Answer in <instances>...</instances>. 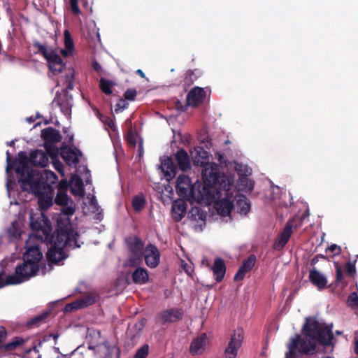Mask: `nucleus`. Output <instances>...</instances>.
I'll return each instance as SVG.
<instances>
[{
  "instance_id": "obj_1",
  "label": "nucleus",
  "mask_w": 358,
  "mask_h": 358,
  "mask_svg": "<svg viewBox=\"0 0 358 358\" xmlns=\"http://www.w3.org/2000/svg\"><path fill=\"white\" fill-rule=\"evenodd\" d=\"M30 227L38 239L50 243L51 248L47 252V259L50 263L57 264L66 257L64 248L74 249L80 247L78 242L79 234L73 229L69 219L59 220L58 229L52 234L51 222L44 215L35 220L31 218Z\"/></svg>"
},
{
  "instance_id": "obj_2",
  "label": "nucleus",
  "mask_w": 358,
  "mask_h": 358,
  "mask_svg": "<svg viewBox=\"0 0 358 358\" xmlns=\"http://www.w3.org/2000/svg\"><path fill=\"white\" fill-rule=\"evenodd\" d=\"M202 178L203 183L196 182L192 185L188 176H179L176 185V191L178 196L188 201L210 203L215 194L217 193L216 185L218 180L221 179L220 187L226 188L229 185L227 176L221 174L216 169H206L202 173Z\"/></svg>"
},
{
  "instance_id": "obj_3",
  "label": "nucleus",
  "mask_w": 358,
  "mask_h": 358,
  "mask_svg": "<svg viewBox=\"0 0 358 358\" xmlns=\"http://www.w3.org/2000/svg\"><path fill=\"white\" fill-rule=\"evenodd\" d=\"M305 338H301L299 334L291 338L287 348L296 340V349L299 345L298 352L301 355H312L315 351L316 343L329 346L331 344L334 335L329 327H322L315 317H307L302 328Z\"/></svg>"
},
{
  "instance_id": "obj_4",
  "label": "nucleus",
  "mask_w": 358,
  "mask_h": 358,
  "mask_svg": "<svg viewBox=\"0 0 358 358\" xmlns=\"http://www.w3.org/2000/svg\"><path fill=\"white\" fill-rule=\"evenodd\" d=\"M6 171H11L15 169V173L18 176V182L20 184L23 191H26L25 180L30 176L31 180L41 176L42 175L37 171L32 170L29 166V158L27 157V153L20 151L17 154V158L13 159L8 151L6 152Z\"/></svg>"
},
{
  "instance_id": "obj_5",
  "label": "nucleus",
  "mask_w": 358,
  "mask_h": 358,
  "mask_svg": "<svg viewBox=\"0 0 358 358\" xmlns=\"http://www.w3.org/2000/svg\"><path fill=\"white\" fill-rule=\"evenodd\" d=\"M26 187L29 186L34 194L38 197V205L42 210H46L53 203L54 188L48 184L41 176L31 180L30 176L24 181Z\"/></svg>"
},
{
  "instance_id": "obj_6",
  "label": "nucleus",
  "mask_w": 358,
  "mask_h": 358,
  "mask_svg": "<svg viewBox=\"0 0 358 358\" xmlns=\"http://www.w3.org/2000/svg\"><path fill=\"white\" fill-rule=\"evenodd\" d=\"M43 258V254L37 245L28 247L23 255V263L17 266H23L21 273L23 278L27 280L34 276L39 271V262Z\"/></svg>"
},
{
  "instance_id": "obj_7",
  "label": "nucleus",
  "mask_w": 358,
  "mask_h": 358,
  "mask_svg": "<svg viewBox=\"0 0 358 358\" xmlns=\"http://www.w3.org/2000/svg\"><path fill=\"white\" fill-rule=\"evenodd\" d=\"M227 180L229 185L228 187H226V188L219 186V184H221V179L218 180L217 182V185H216L217 193L215 194L213 200L210 202L212 203L216 198H220L222 195V191L224 192V198L221 199L215 203V208L216 209L217 213L222 217L229 215L234 208V201L232 200L233 193L231 192L233 182L229 179L227 176Z\"/></svg>"
},
{
  "instance_id": "obj_8",
  "label": "nucleus",
  "mask_w": 358,
  "mask_h": 358,
  "mask_svg": "<svg viewBox=\"0 0 358 358\" xmlns=\"http://www.w3.org/2000/svg\"><path fill=\"white\" fill-rule=\"evenodd\" d=\"M124 244L129 252L127 265L130 267L138 266L143 260L145 250L144 242L135 235H130L124 238Z\"/></svg>"
},
{
  "instance_id": "obj_9",
  "label": "nucleus",
  "mask_w": 358,
  "mask_h": 358,
  "mask_svg": "<svg viewBox=\"0 0 358 358\" xmlns=\"http://www.w3.org/2000/svg\"><path fill=\"white\" fill-rule=\"evenodd\" d=\"M301 224V220L299 217H293L287 221L283 230L277 236L273 243V248L275 250H282L289 241L292 233L293 229H296Z\"/></svg>"
},
{
  "instance_id": "obj_10",
  "label": "nucleus",
  "mask_w": 358,
  "mask_h": 358,
  "mask_svg": "<svg viewBox=\"0 0 358 358\" xmlns=\"http://www.w3.org/2000/svg\"><path fill=\"white\" fill-rule=\"evenodd\" d=\"M72 96L66 90L57 92L52 101V104L58 106L62 113L66 116H71L72 108Z\"/></svg>"
},
{
  "instance_id": "obj_11",
  "label": "nucleus",
  "mask_w": 358,
  "mask_h": 358,
  "mask_svg": "<svg viewBox=\"0 0 358 358\" xmlns=\"http://www.w3.org/2000/svg\"><path fill=\"white\" fill-rule=\"evenodd\" d=\"M183 310L181 308H171L159 313L156 316L157 323L164 325L166 323H173L182 318Z\"/></svg>"
},
{
  "instance_id": "obj_12",
  "label": "nucleus",
  "mask_w": 358,
  "mask_h": 358,
  "mask_svg": "<svg viewBox=\"0 0 358 358\" xmlns=\"http://www.w3.org/2000/svg\"><path fill=\"white\" fill-rule=\"evenodd\" d=\"M243 339V330L237 329L231 335L230 341L224 350L225 356L227 358H235L237 356L238 350L241 348Z\"/></svg>"
},
{
  "instance_id": "obj_13",
  "label": "nucleus",
  "mask_w": 358,
  "mask_h": 358,
  "mask_svg": "<svg viewBox=\"0 0 358 358\" xmlns=\"http://www.w3.org/2000/svg\"><path fill=\"white\" fill-rule=\"evenodd\" d=\"M143 258L148 267L154 268L159 264L160 252L155 245L148 243L145 246Z\"/></svg>"
},
{
  "instance_id": "obj_14",
  "label": "nucleus",
  "mask_w": 358,
  "mask_h": 358,
  "mask_svg": "<svg viewBox=\"0 0 358 358\" xmlns=\"http://www.w3.org/2000/svg\"><path fill=\"white\" fill-rule=\"evenodd\" d=\"M7 336L6 329L3 326H0V350L2 352H11L24 343L22 338L15 337L12 341L5 344Z\"/></svg>"
},
{
  "instance_id": "obj_15",
  "label": "nucleus",
  "mask_w": 358,
  "mask_h": 358,
  "mask_svg": "<svg viewBox=\"0 0 358 358\" xmlns=\"http://www.w3.org/2000/svg\"><path fill=\"white\" fill-rule=\"evenodd\" d=\"M206 92L202 87H194L187 94V106L197 107L206 99Z\"/></svg>"
},
{
  "instance_id": "obj_16",
  "label": "nucleus",
  "mask_w": 358,
  "mask_h": 358,
  "mask_svg": "<svg viewBox=\"0 0 358 358\" xmlns=\"http://www.w3.org/2000/svg\"><path fill=\"white\" fill-rule=\"evenodd\" d=\"M22 269L23 266H16L15 274L7 276L5 281L3 280V276L5 275V271L3 270L1 271L0 288H2L6 285L20 284L25 281L26 280L23 278V275L21 273ZM24 276L26 275H24Z\"/></svg>"
},
{
  "instance_id": "obj_17",
  "label": "nucleus",
  "mask_w": 358,
  "mask_h": 358,
  "mask_svg": "<svg viewBox=\"0 0 358 358\" xmlns=\"http://www.w3.org/2000/svg\"><path fill=\"white\" fill-rule=\"evenodd\" d=\"M256 261L257 258L255 255H250L246 259H245L234 277V281L243 280L245 274L252 270L256 263Z\"/></svg>"
},
{
  "instance_id": "obj_18",
  "label": "nucleus",
  "mask_w": 358,
  "mask_h": 358,
  "mask_svg": "<svg viewBox=\"0 0 358 358\" xmlns=\"http://www.w3.org/2000/svg\"><path fill=\"white\" fill-rule=\"evenodd\" d=\"M29 163L34 166L44 168L48 164V157L45 152L36 150L30 153Z\"/></svg>"
},
{
  "instance_id": "obj_19",
  "label": "nucleus",
  "mask_w": 358,
  "mask_h": 358,
  "mask_svg": "<svg viewBox=\"0 0 358 358\" xmlns=\"http://www.w3.org/2000/svg\"><path fill=\"white\" fill-rule=\"evenodd\" d=\"M160 168L167 180L173 178L177 173V168L171 157H167L162 160Z\"/></svg>"
},
{
  "instance_id": "obj_20",
  "label": "nucleus",
  "mask_w": 358,
  "mask_h": 358,
  "mask_svg": "<svg viewBox=\"0 0 358 358\" xmlns=\"http://www.w3.org/2000/svg\"><path fill=\"white\" fill-rule=\"evenodd\" d=\"M175 160L177 162L178 168L182 171H187L190 169V159L188 153L184 149H180L174 155Z\"/></svg>"
},
{
  "instance_id": "obj_21",
  "label": "nucleus",
  "mask_w": 358,
  "mask_h": 358,
  "mask_svg": "<svg viewBox=\"0 0 358 358\" xmlns=\"http://www.w3.org/2000/svg\"><path fill=\"white\" fill-rule=\"evenodd\" d=\"M78 152H80L65 145L61 148V156L68 165L76 166L79 162Z\"/></svg>"
},
{
  "instance_id": "obj_22",
  "label": "nucleus",
  "mask_w": 358,
  "mask_h": 358,
  "mask_svg": "<svg viewBox=\"0 0 358 358\" xmlns=\"http://www.w3.org/2000/svg\"><path fill=\"white\" fill-rule=\"evenodd\" d=\"M308 278L310 282L317 287L318 289H323L326 287L327 284V278L315 268L310 270Z\"/></svg>"
},
{
  "instance_id": "obj_23",
  "label": "nucleus",
  "mask_w": 358,
  "mask_h": 358,
  "mask_svg": "<svg viewBox=\"0 0 358 358\" xmlns=\"http://www.w3.org/2000/svg\"><path fill=\"white\" fill-rule=\"evenodd\" d=\"M41 137L45 143H55L62 141V136L59 131L52 127H48L42 129Z\"/></svg>"
},
{
  "instance_id": "obj_24",
  "label": "nucleus",
  "mask_w": 358,
  "mask_h": 358,
  "mask_svg": "<svg viewBox=\"0 0 358 358\" xmlns=\"http://www.w3.org/2000/svg\"><path fill=\"white\" fill-rule=\"evenodd\" d=\"M187 205L183 200L175 201L172 205L173 219L176 222H180L185 217Z\"/></svg>"
},
{
  "instance_id": "obj_25",
  "label": "nucleus",
  "mask_w": 358,
  "mask_h": 358,
  "mask_svg": "<svg viewBox=\"0 0 358 358\" xmlns=\"http://www.w3.org/2000/svg\"><path fill=\"white\" fill-rule=\"evenodd\" d=\"M207 343V336L206 334H201L194 338L190 345L189 352L192 355H199L204 350Z\"/></svg>"
},
{
  "instance_id": "obj_26",
  "label": "nucleus",
  "mask_w": 358,
  "mask_h": 358,
  "mask_svg": "<svg viewBox=\"0 0 358 358\" xmlns=\"http://www.w3.org/2000/svg\"><path fill=\"white\" fill-rule=\"evenodd\" d=\"M212 271L215 280L217 282H221L226 273V266L224 260L220 257L216 258L212 266Z\"/></svg>"
},
{
  "instance_id": "obj_27",
  "label": "nucleus",
  "mask_w": 358,
  "mask_h": 358,
  "mask_svg": "<svg viewBox=\"0 0 358 358\" xmlns=\"http://www.w3.org/2000/svg\"><path fill=\"white\" fill-rule=\"evenodd\" d=\"M192 157L194 164L201 166L207 164L209 159L208 152L202 147H196L194 148Z\"/></svg>"
},
{
  "instance_id": "obj_28",
  "label": "nucleus",
  "mask_w": 358,
  "mask_h": 358,
  "mask_svg": "<svg viewBox=\"0 0 358 358\" xmlns=\"http://www.w3.org/2000/svg\"><path fill=\"white\" fill-rule=\"evenodd\" d=\"M131 278L135 284L144 285L149 281L148 271L142 267H137L131 273Z\"/></svg>"
},
{
  "instance_id": "obj_29",
  "label": "nucleus",
  "mask_w": 358,
  "mask_h": 358,
  "mask_svg": "<svg viewBox=\"0 0 358 358\" xmlns=\"http://www.w3.org/2000/svg\"><path fill=\"white\" fill-rule=\"evenodd\" d=\"M237 212L242 215H246L250 210V203L246 196L241 195L238 196L236 203Z\"/></svg>"
},
{
  "instance_id": "obj_30",
  "label": "nucleus",
  "mask_w": 358,
  "mask_h": 358,
  "mask_svg": "<svg viewBox=\"0 0 358 358\" xmlns=\"http://www.w3.org/2000/svg\"><path fill=\"white\" fill-rule=\"evenodd\" d=\"M71 185V192L73 194L78 196L84 194L83 182L80 177L76 176L73 178Z\"/></svg>"
},
{
  "instance_id": "obj_31",
  "label": "nucleus",
  "mask_w": 358,
  "mask_h": 358,
  "mask_svg": "<svg viewBox=\"0 0 358 358\" xmlns=\"http://www.w3.org/2000/svg\"><path fill=\"white\" fill-rule=\"evenodd\" d=\"M201 75V73L198 69L188 70L184 79L185 85L190 86Z\"/></svg>"
},
{
  "instance_id": "obj_32",
  "label": "nucleus",
  "mask_w": 358,
  "mask_h": 358,
  "mask_svg": "<svg viewBox=\"0 0 358 358\" xmlns=\"http://www.w3.org/2000/svg\"><path fill=\"white\" fill-rule=\"evenodd\" d=\"M115 85V83L108 80L104 78H101L99 80V88L103 93L106 95H110L113 93L112 87Z\"/></svg>"
},
{
  "instance_id": "obj_33",
  "label": "nucleus",
  "mask_w": 358,
  "mask_h": 358,
  "mask_svg": "<svg viewBox=\"0 0 358 358\" xmlns=\"http://www.w3.org/2000/svg\"><path fill=\"white\" fill-rule=\"evenodd\" d=\"M188 216L190 219L194 221L204 220L206 219V215L199 207H192L188 213Z\"/></svg>"
},
{
  "instance_id": "obj_34",
  "label": "nucleus",
  "mask_w": 358,
  "mask_h": 358,
  "mask_svg": "<svg viewBox=\"0 0 358 358\" xmlns=\"http://www.w3.org/2000/svg\"><path fill=\"white\" fill-rule=\"evenodd\" d=\"M145 205V199L143 196H135L132 199V207L136 212H140Z\"/></svg>"
},
{
  "instance_id": "obj_35",
  "label": "nucleus",
  "mask_w": 358,
  "mask_h": 358,
  "mask_svg": "<svg viewBox=\"0 0 358 358\" xmlns=\"http://www.w3.org/2000/svg\"><path fill=\"white\" fill-rule=\"evenodd\" d=\"M69 201V197L67 195V193H63L57 192L55 199V203L59 206H66L68 204Z\"/></svg>"
},
{
  "instance_id": "obj_36",
  "label": "nucleus",
  "mask_w": 358,
  "mask_h": 358,
  "mask_svg": "<svg viewBox=\"0 0 358 358\" xmlns=\"http://www.w3.org/2000/svg\"><path fill=\"white\" fill-rule=\"evenodd\" d=\"M45 59L48 65H51V64H59L64 62L61 57L52 50L50 51V54Z\"/></svg>"
},
{
  "instance_id": "obj_37",
  "label": "nucleus",
  "mask_w": 358,
  "mask_h": 358,
  "mask_svg": "<svg viewBox=\"0 0 358 358\" xmlns=\"http://www.w3.org/2000/svg\"><path fill=\"white\" fill-rule=\"evenodd\" d=\"M48 155L52 159L56 158L59 154V149L54 143H44Z\"/></svg>"
},
{
  "instance_id": "obj_38",
  "label": "nucleus",
  "mask_w": 358,
  "mask_h": 358,
  "mask_svg": "<svg viewBox=\"0 0 358 358\" xmlns=\"http://www.w3.org/2000/svg\"><path fill=\"white\" fill-rule=\"evenodd\" d=\"M48 315V313H43L36 316L27 322V325L29 327H38Z\"/></svg>"
},
{
  "instance_id": "obj_39",
  "label": "nucleus",
  "mask_w": 358,
  "mask_h": 358,
  "mask_svg": "<svg viewBox=\"0 0 358 358\" xmlns=\"http://www.w3.org/2000/svg\"><path fill=\"white\" fill-rule=\"evenodd\" d=\"M62 206V213L63 214V215L64 216V217L62 216H60L58 219H57V221L60 219H62V220H65V219H69V215H72L74 213H75V208L71 205V206H68L66 205V206ZM71 222V220H69Z\"/></svg>"
},
{
  "instance_id": "obj_40",
  "label": "nucleus",
  "mask_w": 358,
  "mask_h": 358,
  "mask_svg": "<svg viewBox=\"0 0 358 358\" xmlns=\"http://www.w3.org/2000/svg\"><path fill=\"white\" fill-rule=\"evenodd\" d=\"M149 354L148 344L143 345L134 355L133 358H146Z\"/></svg>"
},
{
  "instance_id": "obj_41",
  "label": "nucleus",
  "mask_w": 358,
  "mask_h": 358,
  "mask_svg": "<svg viewBox=\"0 0 358 358\" xmlns=\"http://www.w3.org/2000/svg\"><path fill=\"white\" fill-rule=\"evenodd\" d=\"M33 47L37 48L38 51L36 52L41 54L45 57V59H46L50 54V51L48 50L45 45L41 44L38 41H34L33 42Z\"/></svg>"
},
{
  "instance_id": "obj_42",
  "label": "nucleus",
  "mask_w": 358,
  "mask_h": 358,
  "mask_svg": "<svg viewBox=\"0 0 358 358\" xmlns=\"http://www.w3.org/2000/svg\"><path fill=\"white\" fill-rule=\"evenodd\" d=\"M127 142L131 146L135 147L137 143V134L130 128L127 133Z\"/></svg>"
},
{
  "instance_id": "obj_43",
  "label": "nucleus",
  "mask_w": 358,
  "mask_h": 358,
  "mask_svg": "<svg viewBox=\"0 0 358 358\" xmlns=\"http://www.w3.org/2000/svg\"><path fill=\"white\" fill-rule=\"evenodd\" d=\"M64 45L65 48L68 49L69 50H73L74 49V44L73 39L71 38V34L69 31V30H65L64 32Z\"/></svg>"
},
{
  "instance_id": "obj_44",
  "label": "nucleus",
  "mask_w": 358,
  "mask_h": 358,
  "mask_svg": "<svg viewBox=\"0 0 358 358\" xmlns=\"http://www.w3.org/2000/svg\"><path fill=\"white\" fill-rule=\"evenodd\" d=\"M50 70L52 72L53 74L57 75L60 73L65 67V63H59V64H51V65H48Z\"/></svg>"
},
{
  "instance_id": "obj_45",
  "label": "nucleus",
  "mask_w": 358,
  "mask_h": 358,
  "mask_svg": "<svg viewBox=\"0 0 358 358\" xmlns=\"http://www.w3.org/2000/svg\"><path fill=\"white\" fill-rule=\"evenodd\" d=\"M41 345H42L41 342H39L38 343V345L34 344L33 346H31V348L25 350V353L27 355H29L31 353H34L36 355V357L35 358H41V355L39 354V351H38V347H41Z\"/></svg>"
},
{
  "instance_id": "obj_46",
  "label": "nucleus",
  "mask_w": 358,
  "mask_h": 358,
  "mask_svg": "<svg viewBox=\"0 0 358 358\" xmlns=\"http://www.w3.org/2000/svg\"><path fill=\"white\" fill-rule=\"evenodd\" d=\"M129 106V103L124 99H120L115 106V111L117 113L122 112Z\"/></svg>"
},
{
  "instance_id": "obj_47",
  "label": "nucleus",
  "mask_w": 358,
  "mask_h": 358,
  "mask_svg": "<svg viewBox=\"0 0 358 358\" xmlns=\"http://www.w3.org/2000/svg\"><path fill=\"white\" fill-rule=\"evenodd\" d=\"M137 92L134 88H129L127 90L124 94L125 100L134 101L136 96Z\"/></svg>"
},
{
  "instance_id": "obj_48",
  "label": "nucleus",
  "mask_w": 358,
  "mask_h": 358,
  "mask_svg": "<svg viewBox=\"0 0 358 358\" xmlns=\"http://www.w3.org/2000/svg\"><path fill=\"white\" fill-rule=\"evenodd\" d=\"M355 262L356 261L354 262H349L346 263L345 268V272L348 275L353 276V275L356 273Z\"/></svg>"
},
{
  "instance_id": "obj_49",
  "label": "nucleus",
  "mask_w": 358,
  "mask_h": 358,
  "mask_svg": "<svg viewBox=\"0 0 358 358\" xmlns=\"http://www.w3.org/2000/svg\"><path fill=\"white\" fill-rule=\"evenodd\" d=\"M335 266H336V284H338L342 282L343 279V274L342 271L341 267L338 265V263L335 262Z\"/></svg>"
},
{
  "instance_id": "obj_50",
  "label": "nucleus",
  "mask_w": 358,
  "mask_h": 358,
  "mask_svg": "<svg viewBox=\"0 0 358 358\" xmlns=\"http://www.w3.org/2000/svg\"><path fill=\"white\" fill-rule=\"evenodd\" d=\"M296 340H295L293 343L289 347V351L286 352L285 358H296Z\"/></svg>"
},
{
  "instance_id": "obj_51",
  "label": "nucleus",
  "mask_w": 358,
  "mask_h": 358,
  "mask_svg": "<svg viewBox=\"0 0 358 358\" xmlns=\"http://www.w3.org/2000/svg\"><path fill=\"white\" fill-rule=\"evenodd\" d=\"M92 303H85L84 301H81L80 304H76V303H72L66 306L65 309L68 310L69 309H77L80 308H83L91 305Z\"/></svg>"
},
{
  "instance_id": "obj_52",
  "label": "nucleus",
  "mask_w": 358,
  "mask_h": 358,
  "mask_svg": "<svg viewBox=\"0 0 358 358\" xmlns=\"http://www.w3.org/2000/svg\"><path fill=\"white\" fill-rule=\"evenodd\" d=\"M69 6L74 15H79L80 10L78 6V0H69Z\"/></svg>"
},
{
  "instance_id": "obj_53",
  "label": "nucleus",
  "mask_w": 358,
  "mask_h": 358,
  "mask_svg": "<svg viewBox=\"0 0 358 358\" xmlns=\"http://www.w3.org/2000/svg\"><path fill=\"white\" fill-rule=\"evenodd\" d=\"M65 85H66V90L67 92L68 90H72L73 89V76L71 74H68L66 76L65 78Z\"/></svg>"
},
{
  "instance_id": "obj_54",
  "label": "nucleus",
  "mask_w": 358,
  "mask_h": 358,
  "mask_svg": "<svg viewBox=\"0 0 358 358\" xmlns=\"http://www.w3.org/2000/svg\"><path fill=\"white\" fill-rule=\"evenodd\" d=\"M69 182L66 180H62L57 185V192L66 193L69 188Z\"/></svg>"
},
{
  "instance_id": "obj_55",
  "label": "nucleus",
  "mask_w": 358,
  "mask_h": 358,
  "mask_svg": "<svg viewBox=\"0 0 358 358\" xmlns=\"http://www.w3.org/2000/svg\"><path fill=\"white\" fill-rule=\"evenodd\" d=\"M63 357L64 358H84L83 355L78 352V348L73 350L69 355H65Z\"/></svg>"
},
{
  "instance_id": "obj_56",
  "label": "nucleus",
  "mask_w": 358,
  "mask_h": 358,
  "mask_svg": "<svg viewBox=\"0 0 358 358\" xmlns=\"http://www.w3.org/2000/svg\"><path fill=\"white\" fill-rule=\"evenodd\" d=\"M348 301L351 303V306L358 305V296L355 292L351 293L348 297Z\"/></svg>"
},
{
  "instance_id": "obj_57",
  "label": "nucleus",
  "mask_w": 358,
  "mask_h": 358,
  "mask_svg": "<svg viewBox=\"0 0 358 358\" xmlns=\"http://www.w3.org/2000/svg\"><path fill=\"white\" fill-rule=\"evenodd\" d=\"M328 250L332 252H334V255H338L341 254V248L340 246L336 245V244H332L331 245L329 248H328Z\"/></svg>"
},
{
  "instance_id": "obj_58",
  "label": "nucleus",
  "mask_w": 358,
  "mask_h": 358,
  "mask_svg": "<svg viewBox=\"0 0 358 358\" xmlns=\"http://www.w3.org/2000/svg\"><path fill=\"white\" fill-rule=\"evenodd\" d=\"M92 68L93 69L96 71V72H100L101 71V66L100 65V64L94 60L92 62Z\"/></svg>"
},
{
  "instance_id": "obj_59",
  "label": "nucleus",
  "mask_w": 358,
  "mask_h": 358,
  "mask_svg": "<svg viewBox=\"0 0 358 358\" xmlns=\"http://www.w3.org/2000/svg\"><path fill=\"white\" fill-rule=\"evenodd\" d=\"M103 122H104L110 128L113 129L114 127V122L109 117H106V120L101 119Z\"/></svg>"
},
{
  "instance_id": "obj_60",
  "label": "nucleus",
  "mask_w": 358,
  "mask_h": 358,
  "mask_svg": "<svg viewBox=\"0 0 358 358\" xmlns=\"http://www.w3.org/2000/svg\"><path fill=\"white\" fill-rule=\"evenodd\" d=\"M145 322H146V320L145 318H143L141 320V321L138 324H135V327H138L139 329H141L145 326Z\"/></svg>"
},
{
  "instance_id": "obj_61",
  "label": "nucleus",
  "mask_w": 358,
  "mask_h": 358,
  "mask_svg": "<svg viewBox=\"0 0 358 358\" xmlns=\"http://www.w3.org/2000/svg\"><path fill=\"white\" fill-rule=\"evenodd\" d=\"M113 350L108 349L103 358H113Z\"/></svg>"
},
{
  "instance_id": "obj_62",
  "label": "nucleus",
  "mask_w": 358,
  "mask_h": 358,
  "mask_svg": "<svg viewBox=\"0 0 358 358\" xmlns=\"http://www.w3.org/2000/svg\"><path fill=\"white\" fill-rule=\"evenodd\" d=\"M176 106L178 109L180 110L181 111H185L187 108V106H182V103L179 101H176Z\"/></svg>"
},
{
  "instance_id": "obj_63",
  "label": "nucleus",
  "mask_w": 358,
  "mask_h": 358,
  "mask_svg": "<svg viewBox=\"0 0 358 358\" xmlns=\"http://www.w3.org/2000/svg\"><path fill=\"white\" fill-rule=\"evenodd\" d=\"M73 52V50H69L68 49H62L61 50V54L64 56V57H68L71 52Z\"/></svg>"
},
{
  "instance_id": "obj_64",
  "label": "nucleus",
  "mask_w": 358,
  "mask_h": 358,
  "mask_svg": "<svg viewBox=\"0 0 358 358\" xmlns=\"http://www.w3.org/2000/svg\"><path fill=\"white\" fill-rule=\"evenodd\" d=\"M355 352L357 355H358V336L355 338Z\"/></svg>"
}]
</instances>
